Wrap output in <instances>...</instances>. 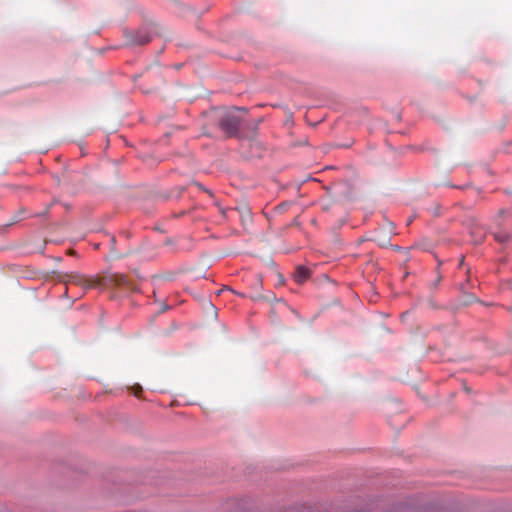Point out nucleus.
I'll return each instance as SVG.
<instances>
[{
	"label": "nucleus",
	"mask_w": 512,
	"mask_h": 512,
	"mask_svg": "<svg viewBox=\"0 0 512 512\" xmlns=\"http://www.w3.org/2000/svg\"><path fill=\"white\" fill-rule=\"evenodd\" d=\"M240 125L239 118L230 113L224 114L219 120V126L228 136H233L237 133Z\"/></svg>",
	"instance_id": "obj_1"
},
{
	"label": "nucleus",
	"mask_w": 512,
	"mask_h": 512,
	"mask_svg": "<svg viewBox=\"0 0 512 512\" xmlns=\"http://www.w3.org/2000/svg\"><path fill=\"white\" fill-rule=\"evenodd\" d=\"M125 38L129 45H144L152 40V36L146 30L126 31Z\"/></svg>",
	"instance_id": "obj_2"
},
{
	"label": "nucleus",
	"mask_w": 512,
	"mask_h": 512,
	"mask_svg": "<svg viewBox=\"0 0 512 512\" xmlns=\"http://www.w3.org/2000/svg\"><path fill=\"white\" fill-rule=\"evenodd\" d=\"M309 276H310V271H309V269H307L304 266L297 267L295 274H294L295 280L298 283H303L304 281H306L309 278Z\"/></svg>",
	"instance_id": "obj_3"
},
{
	"label": "nucleus",
	"mask_w": 512,
	"mask_h": 512,
	"mask_svg": "<svg viewBox=\"0 0 512 512\" xmlns=\"http://www.w3.org/2000/svg\"><path fill=\"white\" fill-rule=\"evenodd\" d=\"M494 238L499 243H509L512 240V236L504 231L494 233Z\"/></svg>",
	"instance_id": "obj_4"
},
{
	"label": "nucleus",
	"mask_w": 512,
	"mask_h": 512,
	"mask_svg": "<svg viewBox=\"0 0 512 512\" xmlns=\"http://www.w3.org/2000/svg\"><path fill=\"white\" fill-rule=\"evenodd\" d=\"M112 281L115 282L116 285L118 286H122V285H126L128 282H127V278L125 275H114L112 277Z\"/></svg>",
	"instance_id": "obj_5"
},
{
	"label": "nucleus",
	"mask_w": 512,
	"mask_h": 512,
	"mask_svg": "<svg viewBox=\"0 0 512 512\" xmlns=\"http://www.w3.org/2000/svg\"><path fill=\"white\" fill-rule=\"evenodd\" d=\"M67 277L69 279L66 282H69V283L81 284L83 282V278L79 274H70V275H67Z\"/></svg>",
	"instance_id": "obj_6"
},
{
	"label": "nucleus",
	"mask_w": 512,
	"mask_h": 512,
	"mask_svg": "<svg viewBox=\"0 0 512 512\" xmlns=\"http://www.w3.org/2000/svg\"><path fill=\"white\" fill-rule=\"evenodd\" d=\"M167 309H168V307L164 305V306H162L161 312H164V311H166Z\"/></svg>",
	"instance_id": "obj_7"
},
{
	"label": "nucleus",
	"mask_w": 512,
	"mask_h": 512,
	"mask_svg": "<svg viewBox=\"0 0 512 512\" xmlns=\"http://www.w3.org/2000/svg\"><path fill=\"white\" fill-rule=\"evenodd\" d=\"M141 387H137V391H135V395L138 396V391H141Z\"/></svg>",
	"instance_id": "obj_8"
}]
</instances>
